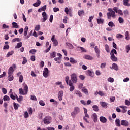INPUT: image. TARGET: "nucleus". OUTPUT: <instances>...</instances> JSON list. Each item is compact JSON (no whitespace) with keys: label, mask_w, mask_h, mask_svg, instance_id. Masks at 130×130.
I'll list each match as a JSON object with an SVG mask.
<instances>
[{"label":"nucleus","mask_w":130,"mask_h":130,"mask_svg":"<svg viewBox=\"0 0 130 130\" xmlns=\"http://www.w3.org/2000/svg\"><path fill=\"white\" fill-rule=\"evenodd\" d=\"M108 11L109 12L107 13V16L108 19L109 20L112 18V19H115L116 18V14H115V12L113 11L112 8H108Z\"/></svg>","instance_id":"1"},{"label":"nucleus","mask_w":130,"mask_h":130,"mask_svg":"<svg viewBox=\"0 0 130 130\" xmlns=\"http://www.w3.org/2000/svg\"><path fill=\"white\" fill-rule=\"evenodd\" d=\"M23 90H23V88L19 89L20 95H27V94H28V85H27V84H24Z\"/></svg>","instance_id":"2"},{"label":"nucleus","mask_w":130,"mask_h":130,"mask_svg":"<svg viewBox=\"0 0 130 130\" xmlns=\"http://www.w3.org/2000/svg\"><path fill=\"white\" fill-rule=\"evenodd\" d=\"M52 118L50 116H46L43 119V122L44 124L48 125L51 123Z\"/></svg>","instance_id":"3"},{"label":"nucleus","mask_w":130,"mask_h":130,"mask_svg":"<svg viewBox=\"0 0 130 130\" xmlns=\"http://www.w3.org/2000/svg\"><path fill=\"white\" fill-rule=\"evenodd\" d=\"M78 113H80V108L78 107H74V111L71 114L72 117L75 118L76 117V115L78 114Z\"/></svg>","instance_id":"4"},{"label":"nucleus","mask_w":130,"mask_h":130,"mask_svg":"<svg viewBox=\"0 0 130 130\" xmlns=\"http://www.w3.org/2000/svg\"><path fill=\"white\" fill-rule=\"evenodd\" d=\"M71 80L72 81V83L73 84H77V82H78V76L77 74L73 73L71 75Z\"/></svg>","instance_id":"5"},{"label":"nucleus","mask_w":130,"mask_h":130,"mask_svg":"<svg viewBox=\"0 0 130 130\" xmlns=\"http://www.w3.org/2000/svg\"><path fill=\"white\" fill-rule=\"evenodd\" d=\"M14 69H16V64H13L8 69V76H11L14 73Z\"/></svg>","instance_id":"6"},{"label":"nucleus","mask_w":130,"mask_h":130,"mask_svg":"<svg viewBox=\"0 0 130 130\" xmlns=\"http://www.w3.org/2000/svg\"><path fill=\"white\" fill-rule=\"evenodd\" d=\"M67 85H69V86H70L69 90L70 92H73V91L75 90V86H74V83L72 82V80H69V84Z\"/></svg>","instance_id":"7"},{"label":"nucleus","mask_w":130,"mask_h":130,"mask_svg":"<svg viewBox=\"0 0 130 130\" xmlns=\"http://www.w3.org/2000/svg\"><path fill=\"white\" fill-rule=\"evenodd\" d=\"M94 51L96 54L98 58H100V50L98 48V46H96L94 47Z\"/></svg>","instance_id":"8"},{"label":"nucleus","mask_w":130,"mask_h":130,"mask_svg":"<svg viewBox=\"0 0 130 130\" xmlns=\"http://www.w3.org/2000/svg\"><path fill=\"white\" fill-rule=\"evenodd\" d=\"M55 36H53L51 38V41L53 43L54 46H57L58 45V42L55 38Z\"/></svg>","instance_id":"9"},{"label":"nucleus","mask_w":130,"mask_h":130,"mask_svg":"<svg viewBox=\"0 0 130 130\" xmlns=\"http://www.w3.org/2000/svg\"><path fill=\"white\" fill-rule=\"evenodd\" d=\"M43 75L45 78H47L48 77V68H44V71L43 72Z\"/></svg>","instance_id":"10"},{"label":"nucleus","mask_w":130,"mask_h":130,"mask_svg":"<svg viewBox=\"0 0 130 130\" xmlns=\"http://www.w3.org/2000/svg\"><path fill=\"white\" fill-rule=\"evenodd\" d=\"M128 121L125 120H122L121 121V125H123V126H128Z\"/></svg>","instance_id":"11"},{"label":"nucleus","mask_w":130,"mask_h":130,"mask_svg":"<svg viewBox=\"0 0 130 130\" xmlns=\"http://www.w3.org/2000/svg\"><path fill=\"white\" fill-rule=\"evenodd\" d=\"M42 17L43 18L42 22H44L45 21H46V20H47V14H46V12H43L42 13Z\"/></svg>","instance_id":"12"},{"label":"nucleus","mask_w":130,"mask_h":130,"mask_svg":"<svg viewBox=\"0 0 130 130\" xmlns=\"http://www.w3.org/2000/svg\"><path fill=\"white\" fill-rule=\"evenodd\" d=\"M83 58L85 59H87L88 60H93L94 59L93 57L91 56V55H84L83 56Z\"/></svg>","instance_id":"13"},{"label":"nucleus","mask_w":130,"mask_h":130,"mask_svg":"<svg viewBox=\"0 0 130 130\" xmlns=\"http://www.w3.org/2000/svg\"><path fill=\"white\" fill-rule=\"evenodd\" d=\"M63 96V91H60L58 94V99L59 101H61V100H62Z\"/></svg>","instance_id":"14"},{"label":"nucleus","mask_w":130,"mask_h":130,"mask_svg":"<svg viewBox=\"0 0 130 130\" xmlns=\"http://www.w3.org/2000/svg\"><path fill=\"white\" fill-rule=\"evenodd\" d=\"M110 59L112 61H117V57H115V55H114V54H110Z\"/></svg>","instance_id":"15"},{"label":"nucleus","mask_w":130,"mask_h":130,"mask_svg":"<svg viewBox=\"0 0 130 130\" xmlns=\"http://www.w3.org/2000/svg\"><path fill=\"white\" fill-rule=\"evenodd\" d=\"M100 120L101 122H102L103 123H105L107 122V119L103 116L100 117Z\"/></svg>","instance_id":"16"},{"label":"nucleus","mask_w":130,"mask_h":130,"mask_svg":"<svg viewBox=\"0 0 130 130\" xmlns=\"http://www.w3.org/2000/svg\"><path fill=\"white\" fill-rule=\"evenodd\" d=\"M130 0H123V3L124 6H127V7H130V3H129Z\"/></svg>","instance_id":"17"},{"label":"nucleus","mask_w":130,"mask_h":130,"mask_svg":"<svg viewBox=\"0 0 130 130\" xmlns=\"http://www.w3.org/2000/svg\"><path fill=\"white\" fill-rule=\"evenodd\" d=\"M91 117H92V118L93 119L94 122H97V120H98L97 114L94 113L93 114H92Z\"/></svg>","instance_id":"18"},{"label":"nucleus","mask_w":130,"mask_h":130,"mask_svg":"<svg viewBox=\"0 0 130 130\" xmlns=\"http://www.w3.org/2000/svg\"><path fill=\"white\" fill-rule=\"evenodd\" d=\"M125 37L126 40H129L130 35H129V32H128V31H126L125 34Z\"/></svg>","instance_id":"19"},{"label":"nucleus","mask_w":130,"mask_h":130,"mask_svg":"<svg viewBox=\"0 0 130 130\" xmlns=\"http://www.w3.org/2000/svg\"><path fill=\"white\" fill-rule=\"evenodd\" d=\"M101 106L103 108H107V105L108 104L104 102H101L100 103Z\"/></svg>","instance_id":"20"},{"label":"nucleus","mask_w":130,"mask_h":130,"mask_svg":"<svg viewBox=\"0 0 130 130\" xmlns=\"http://www.w3.org/2000/svg\"><path fill=\"white\" fill-rule=\"evenodd\" d=\"M40 4H41V1H40V0H37V2L33 4V6L34 7H39Z\"/></svg>","instance_id":"21"},{"label":"nucleus","mask_w":130,"mask_h":130,"mask_svg":"<svg viewBox=\"0 0 130 130\" xmlns=\"http://www.w3.org/2000/svg\"><path fill=\"white\" fill-rule=\"evenodd\" d=\"M98 24L99 25L100 24H103L104 23V19L102 18H100V19H96Z\"/></svg>","instance_id":"22"},{"label":"nucleus","mask_w":130,"mask_h":130,"mask_svg":"<svg viewBox=\"0 0 130 130\" xmlns=\"http://www.w3.org/2000/svg\"><path fill=\"white\" fill-rule=\"evenodd\" d=\"M29 30V28L28 26H26L24 28V31L23 32L24 36H27V34H28V31Z\"/></svg>","instance_id":"23"},{"label":"nucleus","mask_w":130,"mask_h":130,"mask_svg":"<svg viewBox=\"0 0 130 130\" xmlns=\"http://www.w3.org/2000/svg\"><path fill=\"white\" fill-rule=\"evenodd\" d=\"M93 110L95 112H98L99 111V107L98 106L94 105L92 106Z\"/></svg>","instance_id":"24"},{"label":"nucleus","mask_w":130,"mask_h":130,"mask_svg":"<svg viewBox=\"0 0 130 130\" xmlns=\"http://www.w3.org/2000/svg\"><path fill=\"white\" fill-rule=\"evenodd\" d=\"M115 124L116 126H120V120L119 119H116L115 120Z\"/></svg>","instance_id":"25"},{"label":"nucleus","mask_w":130,"mask_h":130,"mask_svg":"<svg viewBox=\"0 0 130 130\" xmlns=\"http://www.w3.org/2000/svg\"><path fill=\"white\" fill-rule=\"evenodd\" d=\"M112 68L114 70H115L116 71L118 70V66L116 63H113L112 65Z\"/></svg>","instance_id":"26"},{"label":"nucleus","mask_w":130,"mask_h":130,"mask_svg":"<svg viewBox=\"0 0 130 130\" xmlns=\"http://www.w3.org/2000/svg\"><path fill=\"white\" fill-rule=\"evenodd\" d=\"M22 45H23V43H22V42L18 43L17 45L15 46V48L19 49L20 47H22Z\"/></svg>","instance_id":"27"},{"label":"nucleus","mask_w":130,"mask_h":130,"mask_svg":"<svg viewBox=\"0 0 130 130\" xmlns=\"http://www.w3.org/2000/svg\"><path fill=\"white\" fill-rule=\"evenodd\" d=\"M86 74L88 75V76H90V77H93V72L90 70H87L86 71Z\"/></svg>","instance_id":"28"},{"label":"nucleus","mask_w":130,"mask_h":130,"mask_svg":"<svg viewBox=\"0 0 130 130\" xmlns=\"http://www.w3.org/2000/svg\"><path fill=\"white\" fill-rule=\"evenodd\" d=\"M75 93L77 96H78V97H82V93H81V91L79 90H76L75 91Z\"/></svg>","instance_id":"29"},{"label":"nucleus","mask_w":130,"mask_h":130,"mask_svg":"<svg viewBox=\"0 0 130 130\" xmlns=\"http://www.w3.org/2000/svg\"><path fill=\"white\" fill-rule=\"evenodd\" d=\"M3 100L4 101H10V100H11V98H10L8 95H5L3 97Z\"/></svg>","instance_id":"30"},{"label":"nucleus","mask_w":130,"mask_h":130,"mask_svg":"<svg viewBox=\"0 0 130 130\" xmlns=\"http://www.w3.org/2000/svg\"><path fill=\"white\" fill-rule=\"evenodd\" d=\"M12 26V28H15V29H18V28H19V25L16 22H13Z\"/></svg>","instance_id":"31"},{"label":"nucleus","mask_w":130,"mask_h":130,"mask_svg":"<svg viewBox=\"0 0 130 130\" xmlns=\"http://www.w3.org/2000/svg\"><path fill=\"white\" fill-rule=\"evenodd\" d=\"M66 44L67 46H68V47H69V48H70V49H74V46H73V45H72L71 43H66Z\"/></svg>","instance_id":"32"},{"label":"nucleus","mask_w":130,"mask_h":130,"mask_svg":"<svg viewBox=\"0 0 130 130\" xmlns=\"http://www.w3.org/2000/svg\"><path fill=\"white\" fill-rule=\"evenodd\" d=\"M23 99H24V98L23 97V96L22 95H20L19 96V98L17 99V101L19 103H22V102L23 101Z\"/></svg>","instance_id":"33"},{"label":"nucleus","mask_w":130,"mask_h":130,"mask_svg":"<svg viewBox=\"0 0 130 130\" xmlns=\"http://www.w3.org/2000/svg\"><path fill=\"white\" fill-rule=\"evenodd\" d=\"M82 92H83V93H84V94H85L86 95H89V93L88 91V89L85 88V87H83L82 89Z\"/></svg>","instance_id":"34"},{"label":"nucleus","mask_w":130,"mask_h":130,"mask_svg":"<svg viewBox=\"0 0 130 130\" xmlns=\"http://www.w3.org/2000/svg\"><path fill=\"white\" fill-rule=\"evenodd\" d=\"M70 62H71V63H77V62H78V61H77L76 60H75V59H74V58L71 57L70 58Z\"/></svg>","instance_id":"35"},{"label":"nucleus","mask_w":130,"mask_h":130,"mask_svg":"<svg viewBox=\"0 0 130 130\" xmlns=\"http://www.w3.org/2000/svg\"><path fill=\"white\" fill-rule=\"evenodd\" d=\"M56 56V53L55 52H53L50 53V57L51 58H54Z\"/></svg>","instance_id":"36"},{"label":"nucleus","mask_w":130,"mask_h":130,"mask_svg":"<svg viewBox=\"0 0 130 130\" xmlns=\"http://www.w3.org/2000/svg\"><path fill=\"white\" fill-rule=\"evenodd\" d=\"M109 27H111V28H112V27H115V25H114V23L112 21H110L108 23Z\"/></svg>","instance_id":"37"},{"label":"nucleus","mask_w":130,"mask_h":130,"mask_svg":"<svg viewBox=\"0 0 130 130\" xmlns=\"http://www.w3.org/2000/svg\"><path fill=\"white\" fill-rule=\"evenodd\" d=\"M77 48H79L80 50H81L82 52H87V50H85V48L82 47H77Z\"/></svg>","instance_id":"38"},{"label":"nucleus","mask_w":130,"mask_h":130,"mask_svg":"<svg viewBox=\"0 0 130 130\" xmlns=\"http://www.w3.org/2000/svg\"><path fill=\"white\" fill-rule=\"evenodd\" d=\"M14 80V76H13V74L10 75H8V81H10V82H12Z\"/></svg>","instance_id":"39"},{"label":"nucleus","mask_w":130,"mask_h":130,"mask_svg":"<svg viewBox=\"0 0 130 130\" xmlns=\"http://www.w3.org/2000/svg\"><path fill=\"white\" fill-rule=\"evenodd\" d=\"M13 106H14V108L15 110H18V106H19V104H17L16 103H13Z\"/></svg>","instance_id":"40"},{"label":"nucleus","mask_w":130,"mask_h":130,"mask_svg":"<svg viewBox=\"0 0 130 130\" xmlns=\"http://www.w3.org/2000/svg\"><path fill=\"white\" fill-rule=\"evenodd\" d=\"M105 50L108 53L110 52V50L109 49V46L107 44L105 45Z\"/></svg>","instance_id":"41"},{"label":"nucleus","mask_w":130,"mask_h":130,"mask_svg":"<svg viewBox=\"0 0 130 130\" xmlns=\"http://www.w3.org/2000/svg\"><path fill=\"white\" fill-rule=\"evenodd\" d=\"M118 21H119V23H120V24H122V23H123V22H124V20L121 17H119Z\"/></svg>","instance_id":"42"},{"label":"nucleus","mask_w":130,"mask_h":130,"mask_svg":"<svg viewBox=\"0 0 130 130\" xmlns=\"http://www.w3.org/2000/svg\"><path fill=\"white\" fill-rule=\"evenodd\" d=\"M110 54H117V52H116V50L115 49H113L110 53Z\"/></svg>","instance_id":"43"},{"label":"nucleus","mask_w":130,"mask_h":130,"mask_svg":"<svg viewBox=\"0 0 130 130\" xmlns=\"http://www.w3.org/2000/svg\"><path fill=\"white\" fill-rule=\"evenodd\" d=\"M16 41L20 42V41H21V39H20V38H15L12 40V42H16Z\"/></svg>","instance_id":"44"},{"label":"nucleus","mask_w":130,"mask_h":130,"mask_svg":"<svg viewBox=\"0 0 130 130\" xmlns=\"http://www.w3.org/2000/svg\"><path fill=\"white\" fill-rule=\"evenodd\" d=\"M69 79H70V77L68 76H66L65 81H66V83H67V85L69 84V82H70V81H69Z\"/></svg>","instance_id":"45"},{"label":"nucleus","mask_w":130,"mask_h":130,"mask_svg":"<svg viewBox=\"0 0 130 130\" xmlns=\"http://www.w3.org/2000/svg\"><path fill=\"white\" fill-rule=\"evenodd\" d=\"M84 10H80L78 11V14L79 16H81V15H84Z\"/></svg>","instance_id":"46"},{"label":"nucleus","mask_w":130,"mask_h":130,"mask_svg":"<svg viewBox=\"0 0 130 130\" xmlns=\"http://www.w3.org/2000/svg\"><path fill=\"white\" fill-rule=\"evenodd\" d=\"M39 104L41 105V106H44L45 105V103L44 101L41 100L39 101Z\"/></svg>","instance_id":"47"},{"label":"nucleus","mask_w":130,"mask_h":130,"mask_svg":"<svg viewBox=\"0 0 130 130\" xmlns=\"http://www.w3.org/2000/svg\"><path fill=\"white\" fill-rule=\"evenodd\" d=\"M14 54V51H11L10 52H8V54H7V57H9L11 56V55H13Z\"/></svg>","instance_id":"48"},{"label":"nucleus","mask_w":130,"mask_h":130,"mask_svg":"<svg viewBox=\"0 0 130 130\" xmlns=\"http://www.w3.org/2000/svg\"><path fill=\"white\" fill-rule=\"evenodd\" d=\"M108 81L110 82V83H113V82H114V79H113V78H111V77H109L108 79Z\"/></svg>","instance_id":"49"},{"label":"nucleus","mask_w":130,"mask_h":130,"mask_svg":"<svg viewBox=\"0 0 130 130\" xmlns=\"http://www.w3.org/2000/svg\"><path fill=\"white\" fill-rule=\"evenodd\" d=\"M35 30L36 31H39V30H40V25H36L35 27Z\"/></svg>","instance_id":"50"},{"label":"nucleus","mask_w":130,"mask_h":130,"mask_svg":"<svg viewBox=\"0 0 130 130\" xmlns=\"http://www.w3.org/2000/svg\"><path fill=\"white\" fill-rule=\"evenodd\" d=\"M60 59H61L60 57H56L54 58V60L55 61H57L58 63H60L61 62L60 61H58V60H60Z\"/></svg>","instance_id":"51"},{"label":"nucleus","mask_w":130,"mask_h":130,"mask_svg":"<svg viewBox=\"0 0 130 130\" xmlns=\"http://www.w3.org/2000/svg\"><path fill=\"white\" fill-rule=\"evenodd\" d=\"M25 63H27V59L26 58V57H23L22 64H25Z\"/></svg>","instance_id":"52"},{"label":"nucleus","mask_w":130,"mask_h":130,"mask_svg":"<svg viewBox=\"0 0 130 130\" xmlns=\"http://www.w3.org/2000/svg\"><path fill=\"white\" fill-rule=\"evenodd\" d=\"M116 38L119 39V38H122L123 37V35L120 34H118L116 35Z\"/></svg>","instance_id":"53"},{"label":"nucleus","mask_w":130,"mask_h":130,"mask_svg":"<svg viewBox=\"0 0 130 130\" xmlns=\"http://www.w3.org/2000/svg\"><path fill=\"white\" fill-rule=\"evenodd\" d=\"M126 49L127 53H128V52H129V50H130V45H128L126 46Z\"/></svg>","instance_id":"54"},{"label":"nucleus","mask_w":130,"mask_h":130,"mask_svg":"<svg viewBox=\"0 0 130 130\" xmlns=\"http://www.w3.org/2000/svg\"><path fill=\"white\" fill-rule=\"evenodd\" d=\"M28 117H29V113L26 111L24 112V118H28Z\"/></svg>","instance_id":"55"},{"label":"nucleus","mask_w":130,"mask_h":130,"mask_svg":"<svg viewBox=\"0 0 130 130\" xmlns=\"http://www.w3.org/2000/svg\"><path fill=\"white\" fill-rule=\"evenodd\" d=\"M30 99L34 100V101H37V98L35 95H31Z\"/></svg>","instance_id":"56"},{"label":"nucleus","mask_w":130,"mask_h":130,"mask_svg":"<svg viewBox=\"0 0 130 130\" xmlns=\"http://www.w3.org/2000/svg\"><path fill=\"white\" fill-rule=\"evenodd\" d=\"M2 93L3 94H4V95H6V94H7V89L5 88H2Z\"/></svg>","instance_id":"57"},{"label":"nucleus","mask_w":130,"mask_h":130,"mask_svg":"<svg viewBox=\"0 0 130 130\" xmlns=\"http://www.w3.org/2000/svg\"><path fill=\"white\" fill-rule=\"evenodd\" d=\"M23 75H20L19 77V81L20 83H22L23 82Z\"/></svg>","instance_id":"58"},{"label":"nucleus","mask_w":130,"mask_h":130,"mask_svg":"<svg viewBox=\"0 0 130 130\" xmlns=\"http://www.w3.org/2000/svg\"><path fill=\"white\" fill-rule=\"evenodd\" d=\"M112 10L115 12V13H118L119 10L118 8L115 7H114Z\"/></svg>","instance_id":"59"},{"label":"nucleus","mask_w":130,"mask_h":130,"mask_svg":"<svg viewBox=\"0 0 130 130\" xmlns=\"http://www.w3.org/2000/svg\"><path fill=\"white\" fill-rule=\"evenodd\" d=\"M125 105H127L128 106H129V105H130V101H128V100H126L125 101Z\"/></svg>","instance_id":"60"},{"label":"nucleus","mask_w":130,"mask_h":130,"mask_svg":"<svg viewBox=\"0 0 130 130\" xmlns=\"http://www.w3.org/2000/svg\"><path fill=\"white\" fill-rule=\"evenodd\" d=\"M35 52H36V49H32L29 51V53H31L32 54H35Z\"/></svg>","instance_id":"61"},{"label":"nucleus","mask_w":130,"mask_h":130,"mask_svg":"<svg viewBox=\"0 0 130 130\" xmlns=\"http://www.w3.org/2000/svg\"><path fill=\"white\" fill-rule=\"evenodd\" d=\"M28 111L29 113V114H32L33 113V110L32 109V108H30L28 109Z\"/></svg>","instance_id":"62"},{"label":"nucleus","mask_w":130,"mask_h":130,"mask_svg":"<svg viewBox=\"0 0 130 130\" xmlns=\"http://www.w3.org/2000/svg\"><path fill=\"white\" fill-rule=\"evenodd\" d=\"M79 77L81 81H84V80H85V76H84V75H80Z\"/></svg>","instance_id":"63"},{"label":"nucleus","mask_w":130,"mask_h":130,"mask_svg":"<svg viewBox=\"0 0 130 130\" xmlns=\"http://www.w3.org/2000/svg\"><path fill=\"white\" fill-rule=\"evenodd\" d=\"M48 130H55V128H54L53 127H49L46 128Z\"/></svg>","instance_id":"64"}]
</instances>
